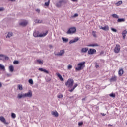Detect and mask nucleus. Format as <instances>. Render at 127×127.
Segmentation results:
<instances>
[{
    "mask_svg": "<svg viewBox=\"0 0 127 127\" xmlns=\"http://www.w3.org/2000/svg\"><path fill=\"white\" fill-rule=\"evenodd\" d=\"M85 64H86V62H82L77 64L78 67L75 68L76 71H81L84 69L85 67H86V65H85Z\"/></svg>",
    "mask_w": 127,
    "mask_h": 127,
    "instance_id": "obj_1",
    "label": "nucleus"
},
{
    "mask_svg": "<svg viewBox=\"0 0 127 127\" xmlns=\"http://www.w3.org/2000/svg\"><path fill=\"white\" fill-rule=\"evenodd\" d=\"M65 85L68 87V88H73V85H74V80L71 78L69 79L65 83Z\"/></svg>",
    "mask_w": 127,
    "mask_h": 127,
    "instance_id": "obj_2",
    "label": "nucleus"
},
{
    "mask_svg": "<svg viewBox=\"0 0 127 127\" xmlns=\"http://www.w3.org/2000/svg\"><path fill=\"white\" fill-rule=\"evenodd\" d=\"M48 33V31H46L45 33H43V34H39L38 32H35L33 33V35L34 37H44V36H46L47 34Z\"/></svg>",
    "mask_w": 127,
    "mask_h": 127,
    "instance_id": "obj_3",
    "label": "nucleus"
},
{
    "mask_svg": "<svg viewBox=\"0 0 127 127\" xmlns=\"http://www.w3.org/2000/svg\"><path fill=\"white\" fill-rule=\"evenodd\" d=\"M121 50V46L119 44H116L115 48H114V51L115 53H119Z\"/></svg>",
    "mask_w": 127,
    "mask_h": 127,
    "instance_id": "obj_4",
    "label": "nucleus"
},
{
    "mask_svg": "<svg viewBox=\"0 0 127 127\" xmlns=\"http://www.w3.org/2000/svg\"><path fill=\"white\" fill-rule=\"evenodd\" d=\"M76 30L75 27H71L68 30L67 33V34H73L76 32Z\"/></svg>",
    "mask_w": 127,
    "mask_h": 127,
    "instance_id": "obj_5",
    "label": "nucleus"
},
{
    "mask_svg": "<svg viewBox=\"0 0 127 127\" xmlns=\"http://www.w3.org/2000/svg\"><path fill=\"white\" fill-rule=\"evenodd\" d=\"M62 3H67V1L65 0H61L59 1L58 3L56 4L57 7H61L62 6Z\"/></svg>",
    "mask_w": 127,
    "mask_h": 127,
    "instance_id": "obj_6",
    "label": "nucleus"
},
{
    "mask_svg": "<svg viewBox=\"0 0 127 127\" xmlns=\"http://www.w3.org/2000/svg\"><path fill=\"white\" fill-rule=\"evenodd\" d=\"M25 98H31L32 97V91L29 90L27 93H25Z\"/></svg>",
    "mask_w": 127,
    "mask_h": 127,
    "instance_id": "obj_7",
    "label": "nucleus"
},
{
    "mask_svg": "<svg viewBox=\"0 0 127 127\" xmlns=\"http://www.w3.org/2000/svg\"><path fill=\"white\" fill-rule=\"evenodd\" d=\"M64 53L65 51L62 50L58 52L57 54H55V55H56V56H62V55H64Z\"/></svg>",
    "mask_w": 127,
    "mask_h": 127,
    "instance_id": "obj_8",
    "label": "nucleus"
},
{
    "mask_svg": "<svg viewBox=\"0 0 127 127\" xmlns=\"http://www.w3.org/2000/svg\"><path fill=\"white\" fill-rule=\"evenodd\" d=\"M96 51L95 49H89V50L88 51V54L89 55H93V54H94V53H96Z\"/></svg>",
    "mask_w": 127,
    "mask_h": 127,
    "instance_id": "obj_9",
    "label": "nucleus"
},
{
    "mask_svg": "<svg viewBox=\"0 0 127 127\" xmlns=\"http://www.w3.org/2000/svg\"><path fill=\"white\" fill-rule=\"evenodd\" d=\"M0 121L2 122V123H3L5 124V125H8V122H6V120H5V118L3 117V116L0 117Z\"/></svg>",
    "mask_w": 127,
    "mask_h": 127,
    "instance_id": "obj_10",
    "label": "nucleus"
},
{
    "mask_svg": "<svg viewBox=\"0 0 127 127\" xmlns=\"http://www.w3.org/2000/svg\"><path fill=\"white\" fill-rule=\"evenodd\" d=\"M79 39H80V38H79L78 37L75 38L74 39L70 40L69 42V44H72V43H75L77 42L79 40Z\"/></svg>",
    "mask_w": 127,
    "mask_h": 127,
    "instance_id": "obj_11",
    "label": "nucleus"
},
{
    "mask_svg": "<svg viewBox=\"0 0 127 127\" xmlns=\"http://www.w3.org/2000/svg\"><path fill=\"white\" fill-rule=\"evenodd\" d=\"M51 114L53 116H54V117H56V118H57V117L59 116V114H58V112H57V111H52Z\"/></svg>",
    "mask_w": 127,
    "mask_h": 127,
    "instance_id": "obj_12",
    "label": "nucleus"
},
{
    "mask_svg": "<svg viewBox=\"0 0 127 127\" xmlns=\"http://www.w3.org/2000/svg\"><path fill=\"white\" fill-rule=\"evenodd\" d=\"M89 50V48H83L81 50V53H86V52Z\"/></svg>",
    "mask_w": 127,
    "mask_h": 127,
    "instance_id": "obj_13",
    "label": "nucleus"
},
{
    "mask_svg": "<svg viewBox=\"0 0 127 127\" xmlns=\"http://www.w3.org/2000/svg\"><path fill=\"white\" fill-rule=\"evenodd\" d=\"M28 24V22H27V21H24L19 23L21 26H26V25H27Z\"/></svg>",
    "mask_w": 127,
    "mask_h": 127,
    "instance_id": "obj_14",
    "label": "nucleus"
},
{
    "mask_svg": "<svg viewBox=\"0 0 127 127\" xmlns=\"http://www.w3.org/2000/svg\"><path fill=\"white\" fill-rule=\"evenodd\" d=\"M39 71H40L41 72H44V73H46V74H49V72H48V70H46V69L42 68H39L38 69Z\"/></svg>",
    "mask_w": 127,
    "mask_h": 127,
    "instance_id": "obj_15",
    "label": "nucleus"
},
{
    "mask_svg": "<svg viewBox=\"0 0 127 127\" xmlns=\"http://www.w3.org/2000/svg\"><path fill=\"white\" fill-rule=\"evenodd\" d=\"M17 97L18 99H22V98H25V94H18Z\"/></svg>",
    "mask_w": 127,
    "mask_h": 127,
    "instance_id": "obj_16",
    "label": "nucleus"
},
{
    "mask_svg": "<svg viewBox=\"0 0 127 127\" xmlns=\"http://www.w3.org/2000/svg\"><path fill=\"white\" fill-rule=\"evenodd\" d=\"M127 30H125L122 32V36L123 39H125L126 38V35H127Z\"/></svg>",
    "mask_w": 127,
    "mask_h": 127,
    "instance_id": "obj_17",
    "label": "nucleus"
},
{
    "mask_svg": "<svg viewBox=\"0 0 127 127\" xmlns=\"http://www.w3.org/2000/svg\"><path fill=\"white\" fill-rule=\"evenodd\" d=\"M56 75L58 76V78H59L60 81H64V78H62V76H61V74H59V73H57Z\"/></svg>",
    "mask_w": 127,
    "mask_h": 127,
    "instance_id": "obj_18",
    "label": "nucleus"
},
{
    "mask_svg": "<svg viewBox=\"0 0 127 127\" xmlns=\"http://www.w3.org/2000/svg\"><path fill=\"white\" fill-rule=\"evenodd\" d=\"M13 36V33L12 32H9L8 33L7 36H6V38H10V37Z\"/></svg>",
    "mask_w": 127,
    "mask_h": 127,
    "instance_id": "obj_19",
    "label": "nucleus"
},
{
    "mask_svg": "<svg viewBox=\"0 0 127 127\" xmlns=\"http://www.w3.org/2000/svg\"><path fill=\"white\" fill-rule=\"evenodd\" d=\"M123 74H124V70L123 69H121L118 71V75L120 76V77L122 76Z\"/></svg>",
    "mask_w": 127,
    "mask_h": 127,
    "instance_id": "obj_20",
    "label": "nucleus"
},
{
    "mask_svg": "<svg viewBox=\"0 0 127 127\" xmlns=\"http://www.w3.org/2000/svg\"><path fill=\"white\" fill-rule=\"evenodd\" d=\"M77 87H78V84H76L74 85V86L73 87V88L70 89V90H69V92H73V91H74V90H75V89H76V88H77Z\"/></svg>",
    "mask_w": 127,
    "mask_h": 127,
    "instance_id": "obj_21",
    "label": "nucleus"
},
{
    "mask_svg": "<svg viewBox=\"0 0 127 127\" xmlns=\"http://www.w3.org/2000/svg\"><path fill=\"white\" fill-rule=\"evenodd\" d=\"M62 39L64 42H65V43H67L68 41H69V39L68 38H65L64 37H62Z\"/></svg>",
    "mask_w": 127,
    "mask_h": 127,
    "instance_id": "obj_22",
    "label": "nucleus"
},
{
    "mask_svg": "<svg viewBox=\"0 0 127 127\" xmlns=\"http://www.w3.org/2000/svg\"><path fill=\"white\" fill-rule=\"evenodd\" d=\"M126 20L124 18H118L117 20V22H124Z\"/></svg>",
    "mask_w": 127,
    "mask_h": 127,
    "instance_id": "obj_23",
    "label": "nucleus"
},
{
    "mask_svg": "<svg viewBox=\"0 0 127 127\" xmlns=\"http://www.w3.org/2000/svg\"><path fill=\"white\" fill-rule=\"evenodd\" d=\"M9 71L10 72H13L14 70V68L13 67V65H10L9 67Z\"/></svg>",
    "mask_w": 127,
    "mask_h": 127,
    "instance_id": "obj_24",
    "label": "nucleus"
},
{
    "mask_svg": "<svg viewBox=\"0 0 127 127\" xmlns=\"http://www.w3.org/2000/svg\"><path fill=\"white\" fill-rule=\"evenodd\" d=\"M0 70H2L3 71H5V67L2 64H0Z\"/></svg>",
    "mask_w": 127,
    "mask_h": 127,
    "instance_id": "obj_25",
    "label": "nucleus"
},
{
    "mask_svg": "<svg viewBox=\"0 0 127 127\" xmlns=\"http://www.w3.org/2000/svg\"><path fill=\"white\" fill-rule=\"evenodd\" d=\"M88 46L94 47V46H99V45H98V44L95 43V44L88 45Z\"/></svg>",
    "mask_w": 127,
    "mask_h": 127,
    "instance_id": "obj_26",
    "label": "nucleus"
},
{
    "mask_svg": "<svg viewBox=\"0 0 127 127\" xmlns=\"http://www.w3.org/2000/svg\"><path fill=\"white\" fill-rule=\"evenodd\" d=\"M18 88L19 90H20V91H22V90H23V88L22 87V85L21 84L18 85Z\"/></svg>",
    "mask_w": 127,
    "mask_h": 127,
    "instance_id": "obj_27",
    "label": "nucleus"
},
{
    "mask_svg": "<svg viewBox=\"0 0 127 127\" xmlns=\"http://www.w3.org/2000/svg\"><path fill=\"white\" fill-rule=\"evenodd\" d=\"M0 60H4V55L0 54Z\"/></svg>",
    "mask_w": 127,
    "mask_h": 127,
    "instance_id": "obj_28",
    "label": "nucleus"
},
{
    "mask_svg": "<svg viewBox=\"0 0 127 127\" xmlns=\"http://www.w3.org/2000/svg\"><path fill=\"white\" fill-rule=\"evenodd\" d=\"M50 3V0H48V2L45 3V6H49V4Z\"/></svg>",
    "mask_w": 127,
    "mask_h": 127,
    "instance_id": "obj_29",
    "label": "nucleus"
},
{
    "mask_svg": "<svg viewBox=\"0 0 127 127\" xmlns=\"http://www.w3.org/2000/svg\"><path fill=\"white\" fill-rule=\"evenodd\" d=\"M112 16L114 18H119V16L117 14H113L112 15Z\"/></svg>",
    "mask_w": 127,
    "mask_h": 127,
    "instance_id": "obj_30",
    "label": "nucleus"
},
{
    "mask_svg": "<svg viewBox=\"0 0 127 127\" xmlns=\"http://www.w3.org/2000/svg\"><path fill=\"white\" fill-rule=\"evenodd\" d=\"M103 30H105V31H107L109 30V26H105L103 27Z\"/></svg>",
    "mask_w": 127,
    "mask_h": 127,
    "instance_id": "obj_31",
    "label": "nucleus"
},
{
    "mask_svg": "<svg viewBox=\"0 0 127 127\" xmlns=\"http://www.w3.org/2000/svg\"><path fill=\"white\" fill-rule=\"evenodd\" d=\"M116 80H117V77L116 76H114L110 79V81H116Z\"/></svg>",
    "mask_w": 127,
    "mask_h": 127,
    "instance_id": "obj_32",
    "label": "nucleus"
},
{
    "mask_svg": "<svg viewBox=\"0 0 127 127\" xmlns=\"http://www.w3.org/2000/svg\"><path fill=\"white\" fill-rule=\"evenodd\" d=\"M37 62H38V63L39 64H43V60H37Z\"/></svg>",
    "mask_w": 127,
    "mask_h": 127,
    "instance_id": "obj_33",
    "label": "nucleus"
},
{
    "mask_svg": "<svg viewBox=\"0 0 127 127\" xmlns=\"http://www.w3.org/2000/svg\"><path fill=\"white\" fill-rule=\"evenodd\" d=\"M110 97H111L112 98H115L116 95L115 94V93H111L110 94H109Z\"/></svg>",
    "mask_w": 127,
    "mask_h": 127,
    "instance_id": "obj_34",
    "label": "nucleus"
},
{
    "mask_svg": "<svg viewBox=\"0 0 127 127\" xmlns=\"http://www.w3.org/2000/svg\"><path fill=\"white\" fill-rule=\"evenodd\" d=\"M11 117L12 118V119H15V118H16V115L14 113H12Z\"/></svg>",
    "mask_w": 127,
    "mask_h": 127,
    "instance_id": "obj_35",
    "label": "nucleus"
},
{
    "mask_svg": "<svg viewBox=\"0 0 127 127\" xmlns=\"http://www.w3.org/2000/svg\"><path fill=\"white\" fill-rule=\"evenodd\" d=\"M63 96L64 95L63 94H60L57 96V97L59 99H61V98H63Z\"/></svg>",
    "mask_w": 127,
    "mask_h": 127,
    "instance_id": "obj_36",
    "label": "nucleus"
},
{
    "mask_svg": "<svg viewBox=\"0 0 127 127\" xmlns=\"http://www.w3.org/2000/svg\"><path fill=\"white\" fill-rule=\"evenodd\" d=\"M122 3H123V1H119L117 3V5L118 6H119V5H121V4H122Z\"/></svg>",
    "mask_w": 127,
    "mask_h": 127,
    "instance_id": "obj_37",
    "label": "nucleus"
},
{
    "mask_svg": "<svg viewBox=\"0 0 127 127\" xmlns=\"http://www.w3.org/2000/svg\"><path fill=\"white\" fill-rule=\"evenodd\" d=\"M78 16L79 15L78 14V13H75L73 16H72L71 17H72V18H74L75 17H78Z\"/></svg>",
    "mask_w": 127,
    "mask_h": 127,
    "instance_id": "obj_38",
    "label": "nucleus"
},
{
    "mask_svg": "<svg viewBox=\"0 0 127 127\" xmlns=\"http://www.w3.org/2000/svg\"><path fill=\"white\" fill-rule=\"evenodd\" d=\"M9 58L7 56L4 55V60H8Z\"/></svg>",
    "mask_w": 127,
    "mask_h": 127,
    "instance_id": "obj_39",
    "label": "nucleus"
},
{
    "mask_svg": "<svg viewBox=\"0 0 127 127\" xmlns=\"http://www.w3.org/2000/svg\"><path fill=\"white\" fill-rule=\"evenodd\" d=\"M29 83L31 85H33V80L32 79H29Z\"/></svg>",
    "mask_w": 127,
    "mask_h": 127,
    "instance_id": "obj_40",
    "label": "nucleus"
},
{
    "mask_svg": "<svg viewBox=\"0 0 127 127\" xmlns=\"http://www.w3.org/2000/svg\"><path fill=\"white\" fill-rule=\"evenodd\" d=\"M72 68H73V66H72V65H69L67 66V68L68 70H71V69H72Z\"/></svg>",
    "mask_w": 127,
    "mask_h": 127,
    "instance_id": "obj_41",
    "label": "nucleus"
},
{
    "mask_svg": "<svg viewBox=\"0 0 127 127\" xmlns=\"http://www.w3.org/2000/svg\"><path fill=\"white\" fill-rule=\"evenodd\" d=\"M112 31H113V32H117V29L114 28H111Z\"/></svg>",
    "mask_w": 127,
    "mask_h": 127,
    "instance_id": "obj_42",
    "label": "nucleus"
},
{
    "mask_svg": "<svg viewBox=\"0 0 127 127\" xmlns=\"http://www.w3.org/2000/svg\"><path fill=\"white\" fill-rule=\"evenodd\" d=\"M36 21H37V23H42V20H36Z\"/></svg>",
    "mask_w": 127,
    "mask_h": 127,
    "instance_id": "obj_43",
    "label": "nucleus"
},
{
    "mask_svg": "<svg viewBox=\"0 0 127 127\" xmlns=\"http://www.w3.org/2000/svg\"><path fill=\"white\" fill-rule=\"evenodd\" d=\"M94 64L95 65V67L99 68V67H100V65L99 64H97V62H95Z\"/></svg>",
    "mask_w": 127,
    "mask_h": 127,
    "instance_id": "obj_44",
    "label": "nucleus"
},
{
    "mask_svg": "<svg viewBox=\"0 0 127 127\" xmlns=\"http://www.w3.org/2000/svg\"><path fill=\"white\" fill-rule=\"evenodd\" d=\"M13 63L14 64H18V63H19V62H18V61H14Z\"/></svg>",
    "mask_w": 127,
    "mask_h": 127,
    "instance_id": "obj_45",
    "label": "nucleus"
},
{
    "mask_svg": "<svg viewBox=\"0 0 127 127\" xmlns=\"http://www.w3.org/2000/svg\"><path fill=\"white\" fill-rule=\"evenodd\" d=\"M83 124H84V123H83V122H79L78 126H83Z\"/></svg>",
    "mask_w": 127,
    "mask_h": 127,
    "instance_id": "obj_46",
    "label": "nucleus"
},
{
    "mask_svg": "<svg viewBox=\"0 0 127 127\" xmlns=\"http://www.w3.org/2000/svg\"><path fill=\"white\" fill-rule=\"evenodd\" d=\"M92 35H93L94 37H96V33H95V31L92 32Z\"/></svg>",
    "mask_w": 127,
    "mask_h": 127,
    "instance_id": "obj_47",
    "label": "nucleus"
},
{
    "mask_svg": "<svg viewBox=\"0 0 127 127\" xmlns=\"http://www.w3.org/2000/svg\"><path fill=\"white\" fill-rule=\"evenodd\" d=\"M3 10H4V8L3 7L0 8V11H3Z\"/></svg>",
    "mask_w": 127,
    "mask_h": 127,
    "instance_id": "obj_48",
    "label": "nucleus"
},
{
    "mask_svg": "<svg viewBox=\"0 0 127 127\" xmlns=\"http://www.w3.org/2000/svg\"><path fill=\"white\" fill-rule=\"evenodd\" d=\"M49 46L50 49H51V48H53V46H52V45H49Z\"/></svg>",
    "mask_w": 127,
    "mask_h": 127,
    "instance_id": "obj_49",
    "label": "nucleus"
},
{
    "mask_svg": "<svg viewBox=\"0 0 127 127\" xmlns=\"http://www.w3.org/2000/svg\"><path fill=\"white\" fill-rule=\"evenodd\" d=\"M36 11H37V12H38L39 13V12H40V10L39 9H37L36 10Z\"/></svg>",
    "mask_w": 127,
    "mask_h": 127,
    "instance_id": "obj_50",
    "label": "nucleus"
},
{
    "mask_svg": "<svg viewBox=\"0 0 127 127\" xmlns=\"http://www.w3.org/2000/svg\"><path fill=\"white\" fill-rule=\"evenodd\" d=\"M1 87H2V84L0 82V88H1Z\"/></svg>",
    "mask_w": 127,
    "mask_h": 127,
    "instance_id": "obj_51",
    "label": "nucleus"
},
{
    "mask_svg": "<svg viewBox=\"0 0 127 127\" xmlns=\"http://www.w3.org/2000/svg\"><path fill=\"white\" fill-rule=\"evenodd\" d=\"M16 0H8L9 1H15Z\"/></svg>",
    "mask_w": 127,
    "mask_h": 127,
    "instance_id": "obj_52",
    "label": "nucleus"
},
{
    "mask_svg": "<svg viewBox=\"0 0 127 127\" xmlns=\"http://www.w3.org/2000/svg\"><path fill=\"white\" fill-rule=\"evenodd\" d=\"M102 116H106V114L101 113Z\"/></svg>",
    "mask_w": 127,
    "mask_h": 127,
    "instance_id": "obj_53",
    "label": "nucleus"
},
{
    "mask_svg": "<svg viewBox=\"0 0 127 127\" xmlns=\"http://www.w3.org/2000/svg\"><path fill=\"white\" fill-rule=\"evenodd\" d=\"M108 127H113V125L109 124Z\"/></svg>",
    "mask_w": 127,
    "mask_h": 127,
    "instance_id": "obj_54",
    "label": "nucleus"
},
{
    "mask_svg": "<svg viewBox=\"0 0 127 127\" xmlns=\"http://www.w3.org/2000/svg\"><path fill=\"white\" fill-rule=\"evenodd\" d=\"M85 100H86V98H82V101H85Z\"/></svg>",
    "mask_w": 127,
    "mask_h": 127,
    "instance_id": "obj_55",
    "label": "nucleus"
},
{
    "mask_svg": "<svg viewBox=\"0 0 127 127\" xmlns=\"http://www.w3.org/2000/svg\"><path fill=\"white\" fill-rule=\"evenodd\" d=\"M103 27H104L101 26V27H100V29H102V30H103Z\"/></svg>",
    "mask_w": 127,
    "mask_h": 127,
    "instance_id": "obj_56",
    "label": "nucleus"
},
{
    "mask_svg": "<svg viewBox=\"0 0 127 127\" xmlns=\"http://www.w3.org/2000/svg\"><path fill=\"white\" fill-rule=\"evenodd\" d=\"M72 0V1H77V0Z\"/></svg>",
    "mask_w": 127,
    "mask_h": 127,
    "instance_id": "obj_57",
    "label": "nucleus"
},
{
    "mask_svg": "<svg viewBox=\"0 0 127 127\" xmlns=\"http://www.w3.org/2000/svg\"><path fill=\"white\" fill-rule=\"evenodd\" d=\"M69 98L70 99H72V98H74V96H70Z\"/></svg>",
    "mask_w": 127,
    "mask_h": 127,
    "instance_id": "obj_58",
    "label": "nucleus"
},
{
    "mask_svg": "<svg viewBox=\"0 0 127 127\" xmlns=\"http://www.w3.org/2000/svg\"><path fill=\"white\" fill-rule=\"evenodd\" d=\"M88 87V86H86V87Z\"/></svg>",
    "mask_w": 127,
    "mask_h": 127,
    "instance_id": "obj_59",
    "label": "nucleus"
}]
</instances>
